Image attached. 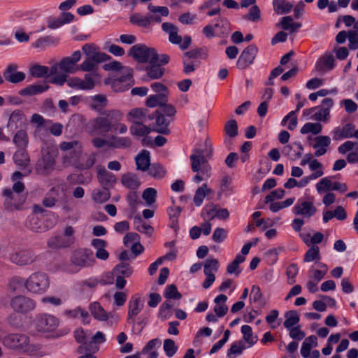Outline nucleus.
<instances>
[{
	"label": "nucleus",
	"instance_id": "nucleus-1",
	"mask_svg": "<svg viewBox=\"0 0 358 358\" xmlns=\"http://www.w3.org/2000/svg\"><path fill=\"white\" fill-rule=\"evenodd\" d=\"M129 55L139 63H155L167 64L170 57L166 54L159 55L153 48H150L145 44L138 43L133 45Z\"/></svg>",
	"mask_w": 358,
	"mask_h": 358
},
{
	"label": "nucleus",
	"instance_id": "nucleus-2",
	"mask_svg": "<svg viewBox=\"0 0 358 358\" xmlns=\"http://www.w3.org/2000/svg\"><path fill=\"white\" fill-rule=\"evenodd\" d=\"M121 116L122 113L120 110H108L103 115L91 120L87 124V129L92 135L106 134L112 129V120H118Z\"/></svg>",
	"mask_w": 358,
	"mask_h": 358
},
{
	"label": "nucleus",
	"instance_id": "nucleus-3",
	"mask_svg": "<svg viewBox=\"0 0 358 358\" xmlns=\"http://www.w3.org/2000/svg\"><path fill=\"white\" fill-rule=\"evenodd\" d=\"M205 150L196 149L194 153L191 155V166L194 172L201 173L202 175L208 178L210 176L211 166L207 161L212 154V148L210 143L208 140L206 141Z\"/></svg>",
	"mask_w": 358,
	"mask_h": 358
},
{
	"label": "nucleus",
	"instance_id": "nucleus-4",
	"mask_svg": "<svg viewBox=\"0 0 358 358\" xmlns=\"http://www.w3.org/2000/svg\"><path fill=\"white\" fill-rule=\"evenodd\" d=\"M41 157L35 165V171L43 176L50 174L55 168L57 150L53 147L43 148Z\"/></svg>",
	"mask_w": 358,
	"mask_h": 358
},
{
	"label": "nucleus",
	"instance_id": "nucleus-5",
	"mask_svg": "<svg viewBox=\"0 0 358 358\" xmlns=\"http://www.w3.org/2000/svg\"><path fill=\"white\" fill-rule=\"evenodd\" d=\"M50 286L48 275L43 272H35L31 274L24 282L26 289L33 294H42Z\"/></svg>",
	"mask_w": 358,
	"mask_h": 358
},
{
	"label": "nucleus",
	"instance_id": "nucleus-6",
	"mask_svg": "<svg viewBox=\"0 0 358 358\" xmlns=\"http://www.w3.org/2000/svg\"><path fill=\"white\" fill-rule=\"evenodd\" d=\"M95 262L93 252L90 249H78L71 257V266L69 271L77 273L80 268L92 266Z\"/></svg>",
	"mask_w": 358,
	"mask_h": 358
},
{
	"label": "nucleus",
	"instance_id": "nucleus-7",
	"mask_svg": "<svg viewBox=\"0 0 358 358\" xmlns=\"http://www.w3.org/2000/svg\"><path fill=\"white\" fill-rule=\"evenodd\" d=\"M98 79L99 75L96 72H92L85 74L83 78L76 76L68 78L67 85L75 90L89 91L95 87Z\"/></svg>",
	"mask_w": 358,
	"mask_h": 358
},
{
	"label": "nucleus",
	"instance_id": "nucleus-8",
	"mask_svg": "<svg viewBox=\"0 0 358 358\" xmlns=\"http://www.w3.org/2000/svg\"><path fill=\"white\" fill-rule=\"evenodd\" d=\"M36 328L41 332H51L58 327L59 320L52 315L43 314L36 317Z\"/></svg>",
	"mask_w": 358,
	"mask_h": 358
},
{
	"label": "nucleus",
	"instance_id": "nucleus-9",
	"mask_svg": "<svg viewBox=\"0 0 358 358\" xmlns=\"http://www.w3.org/2000/svg\"><path fill=\"white\" fill-rule=\"evenodd\" d=\"M29 338L27 335L20 334H12L6 336L3 339V344L14 350H20L24 352L27 350Z\"/></svg>",
	"mask_w": 358,
	"mask_h": 358
},
{
	"label": "nucleus",
	"instance_id": "nucleus-10",
	"mask_svg": "<svg viewBox=\"0 0 358 358\" xmlns=\"http://www.w3.org/2000/svg\"><path fill=\"white\" fill-rule=\"evenodd\" d=\"M316 212L317 208L313 201L304 200L303 199H299L292 208V213L295 215H300L306 219L314 216Z\"/></svg>",
	"mask_w": 358,
	"mask_h": 358
},
{
	"label": "nucleus",
	"instance_id": "nucleus-11",
	"mask_svg": "<svg viewBox=\"0 0 358 358\" xmlns=\"http://www.w3.org/2000/svg\"><path fill=\"white\" fill-rule=\"evenodd\" d=\"M5 208L10 211L19 209L24 203L25 197L23 194L13 192L11 189H5L3 192Z\"/></svg>",
	"mask_w": 358,
	"mask_h": 358
},
{
	"label": "nucleus",
	"instance_id": "nucleus-12",
	"mask_svg": "<svg viewBox=\"0 0 358 358\" xmlns=\"http://www.w3.org/2000/svg\"><path fill=\"white\" fill-rule=\"evenodd\" d=\"M80 50H76L69 57H64L59 63V69L66 73H74L79 70L77 63L81 59Z\"/></svg>",
	"mask_w": 358,
	"mask_h": 358
},
{
	"label": "nucleus",
	"instance_id": "nucleus-13",
	"mask_svg": "<svg viewBox=\"0 0 358 358\" xmlns=\"http://www.w3.org/2000/svg\"><path fill=\"white\" fill-rule=\"evenodd\" d=\"M10 306L15 312L26 313L34 310L36 303L30 298L20 295L12 299Z\"/></svg>",
	"mask_w": 358,
	"mask_h": 358
},
{
	"label": "nucleus",
	"instance_id": "nucleus-14",
	"mask_svg": "<svg viewBox=\"0 0 358 358\" xmlns=\"http://www.w3.org/2000/svg\"><path fill=\"white\" fill-rule=\"evenodd\" d=\"M258 48L255 45L251 44L248 45L241 54L236 66L239 69H245L252 64L256 57Z\"/></svg>",
	"mask_w": 358,
	"mask_h": 358
},
{
	"label": "nucleus",
	"instance_id": "nucleus-15",
	"mask_svg": "<svg viewBox=\"0 0 358 358\" xmlns=\"http://www.w3.org/2000/svg\"><path fill=\"white\" fill-rule=\"evenodd\" d=\"M97 179L102 187L110 188L117 181L116 176L103 166H96Z\"/></svg>",
	"mask_w": 358,
	"mask_h": 358
},
{
	"label": "nucleus",
	"instance_id": "nucleus-16",
	"mask_svg": "<svg viewBox=\"0 0 358 358\" xmlns=\"http://www.w3.org/2000/svg\"><path fill=\"white\" fill-rule=\"evenodd\" d=\"M30 122L36 127L34 136L43 138L47 134V125H49L50 121L45 120L42 115L34 113L31 117Z\"/></svg>",
	"mask_w": 358,
	"mask_h": 358
},
{
	"label": "nucleus",
	"instance_id": "nucleus-17",
	"mask_svg": "<svg viewBox=\"0 0 358 358\" xmlns=\"http://www.w3.org/2000/svg\"><path fill=\"white\" fill-rule=\"evenodd\" d=\"M96 156V155L95 153H92L88 155H81V153H80L77 157H74V159L70 162V164H73L76 169L81 171L90 169L95 163Z\"/></svg>",
	"mask_w": 358,
	"mask_h": 358
},
{
	"label": "nucleus",
	"instance_id": "nucleus-18",
	"mask_svg": "<svg viewBox=\"0 0 358 358\" xmlns=\"http://www.w3.org/2000/svg\"><path fill=\"white\" fill-rule=\"evenodd\" d=\"M143 307V303L141 296L134 295L131 297L128 303V323L134 324V317L141 311Z\"/></svg>",
	"mask_w": 358,
	"mask_h": 358
},
{
	"label": "nucleus",
	"instance_id": "nucleus-19",
	"mask_svg": "<svg viewBox=\"0 0 358 358\" xmlns=\"http://www.w3.org/2000/svg\"><path fill=\"white\" fill-rule=\"evenodd\" d=\"M10 260L15 264L23 266L33 263L36 260V256L32 251L20 250L11 255Z\"/></svg>",
	"mask_w": 358,
	"mask_h": 358
},
{
	"label": "nucleus",
	"instance_id": "nucleus-20",
	"mask_svg": "<svg viewBox=\"0 0 358 358\" xmlns=\"http://www.w3.org/2000/svg\"><path fill=\"white\" fill-rule=\"evenodd\" d=\"M331 144V138L328 136H317L314 138L313 148L315 150V157H321L327 152V148Z\"/></svg>",
	"mask_w": 358,
	"mask_h": 358
},
{
	"label": "nucleus",
	"instance_id": "nucleus-21",
	"mask_svg": "<svg viewBox=\"0 0 358 358\" xmlns=\"http://www.w3.org/2000/svg\"><path fill=\"white\" fill-rule=\"evenodd\" d=\"M155 131L157 133L167 135L170 133V129L169 126L173 121V118H169L156 110L155 115Z\"/></svg>",
	"mask_w": 358,
	"mask_h": 358
},
{
	"label": "nucleus",
	"instance_id": "nucleus-22",
	"mask_svg": "<svg viewBox=\"0 0 358 358\" xmlns=\"http://www.w3.org/2000/svg\"><path fill=\"white\" fill-rule=\"evenodd\" d=\"M17 66L16 64H10L3 72L5 80L11 83H17L25 79V73L17 71Z\"/></svg>",
	"mask_w": 358,
	"mask_h": 358
},
{
	"label": "nucleus",
	"instance_id": "nucleus-23",
	"mask_svg": "<svg viewBox=\"0 0 358 358\" xmlns=\"http://www.w3.org/2000/svg\"><path fill=\"white\" fill-rule=\"evenodd\" d=\"M354 129L355 125L351 123L345 124L342 127H336L331 131L332 138L335 141L350 138L353 137L352 131Z\"/></svg>",
	"mask_w": 358,
	"mask_h": 358
},
{
	"label": "nucleus",
	"instance_id": "nucleus-24",
	"mask_svg": "<svg viewBox=\"0 0 358 358\" xmlns=\"http://www.w3.org/2000/svg\"><path fill=\"white\" fill-rule=\"evenodd\" d=\"M60 148L63 151H70L71 157H69L67 155L64 156V163H69L77 157L80 153V147L79 143L77 141H73L71 142H62L60 144Z\"/></svg>",
	"mask_w": 358,
	"mask_h": 358
},
{
	"label": "nucleus",
	"instance_id": "nucleus-25",
	"mask_svg": "<svg viewBox=\"0 0 358 358\" xmlns=\"http://www.w3.org/2000/svg\"><path fill=\"white\" fill-rule=\"evenodd\" d=\"M148 9L150 12L152 13L151 15H148L150 24L152 22L157 23L161 22L162 20V17L167 16L169 13V8L166 6H157L150 3Z\"/></svg>",
	"mask_w": 358,
	"mask_h": 358
},
{
	"label": "nucleus",
	"instance_id": "nucleus-26",
	"mask_svg": "<svg viewBox=\"0 0 358 358\" xmlns=\"http://www.w3.org/2000/svg\"><path fill=\"white\" fill-rule=\"evenodd\" d=\"M315 70L324 73L334 68V58L332 55L328 54L319 59L315 66Z\"/></svg>",
	"mask_w": 358,
	"mask_h": 358
},
{
	"label": "nucleus",
	"instance_id": "nucleus-27",
	"mask_svg": "<svg viewBox=\"0 0 358 358\" xmlns=\"http://www.w3.org/2000/svg\"><path fill=\"white\" fill-rule=\"evenodd\" d=\"M49 88V85L47 83L43 82L40 84H34L27 86V87L20 91L21 96H33L41 94Z\"/></svg>",
	"mask_w": 358,
	"mask_h": 358
},
{
	"label": "nucleus",
	"instance_id": "nucleus-28",
	"mask_svg": "<svg viewBox=\"0 0 358 358\" xmlns=\"http://www.w3.org/2000/svg\"><path fill=\"white\" fill-rule=\"evenodd\" d=\"M25 224L29 229L34 232L38 233L48 230V227L44 225L41 219L34 214L27 217Z\"/></svg>",
	"mask_w": 358,
	"mask_h": 358
},
{
	"label": "nucleus",
	"instance_id": "nucleus-29",
	"mask_svg": "<svg viewBox=\"0 0 358 358\" xmlns=\"http://www.w3.org/2000/svg\"><path fill=\"white\" fill-rule=\"evenodd\" d=\"M227 296L224 294H220L216 296L214 299V303H215L213 310L216 315L219 317H224L227 311L228 307L226 305V302L227 301Z\"/></svg>",
	"mask_w": 358,
	"mask_h": 358
},
{
	"label": "nucleus",
	"instance_id": "nucleus-30",
	"mask_svg": "<svg viewBox=\"0 0 358 358\" xmlns=\"http://www.w3.org/2000/svg\"><path fill=\"white\" fill-rule=\"evenodd\" d=\"M135 162L138 170L145 171L150 164V154L147 150H143L136 157Z\"/></svg>",
	"mask_w": 358,
	"mask_h": 358
},
{
	"label": "nucleus",
	"instance_id": "nucleus-31",
	"mask_svg": "<svg viewBox=\"0 0 358 358\" xmlns=\"http://www.w3.org/2000/svg\"><path fill=\"white\" fill-rule=\"evenodd\" d=\"M107 59L108 58L98 57L97 56L86 57L79 66V70L85 72H92L96 69L97 64L106 61Z\"/></svg>",
	"mask_w": 358,
	"mask_h": 358
},
{
	"label": "nucleus",
	"instance_id": "nucleus-32",
	"mask_svg": "<svg viewBox=\"0 0 358 358\" xmlns=\"http://www.w3.org/2000/svg\"><path fill=\"white\" fill-rule=\"evenodd\" d=\"M13 162L20 169L26 168L30 162V158L27 150L18 149L13 157Z\"/></svg>",
	"mask_w": 358,
	"mask_h": 358
},
{
	"label": "nucleus",
	"instance_id": "nucleus-33",
	"mask_svg": "<svg viewBox=\"0 0 358 358\" xmlns=\"http://www.w3.org/2000/svg\"><path fill=\"white\" fill-rule=\"evenodd\" d=\"M145 68L147 75L152 80L159 79L164 74L165 69L163 67L164 64H161L159 62L155 63H149Z\"/></svg>",
	"mask_w": 358,
	"mask_h": 358
},
{
	"label": "nucleus",
	"instance_id": "nucleus-34",
	"mask_svg": "<svg viewBox=\"0 0 358 358\" xmlns=\"http://www.w3.org/2000/svg\"><path fill=\"white\" fill-rule=\"evenodd\" d=\"M27 118L24 113L20 110H15L10 115L8 127L17 128L18 126L25 125Z\"/></svg>",
	"mask_w": 358,
	"mask_h": 358
},
{
	"label": "nucleus",
	"instance_id": "nucleus-35",
	"mask_svg": "<svg viewBox=\"0 0 358 358\" xmlns=\"http://www.w3.org/2000/svg\"><path fill=\"white\" fill-rule=\"evenodd\" d=\"M13 142L18 149L27 150L29 143V137L26 130H18L13 136Z\"/></svg>",
	"mask_w": 358,
	"mask_h": 358
},
{
	"label": "nucleus",
	"instance_id": "nucleus-36",
	"mask_svg": "<svg viewBox=\"0 0 358 358\" xmlns=\"http://www.w3.org/2000/svg\"><path fill=\"white\" fill-rule=\"evenodd\" d=\"M122 184L127 188L130 189H137L141 182L138 176L132 173H127L122 175L121 178Z\"/></svg>",
	"mask_w": 358,
	"mask_h": 358
},
{
	"label": "nucleus",
	"instance_id": "nucleus-37",
	"mask_svg": "<svg viewBox=\"0 0 358 358\" xmlns=\"http://www.w3.org/2000/svg\"><path fill=\"white\" fill-rule=\"evenodd\" d=\"M91 314L96 320L99 321H106L108 319V313L98 302H94L90 305Z\"/></svg>",
	"mask_w": 358,
	"mask_h": 358
},
{
	"label": "nucleus",
	"instance_id": "nucleus-38",
	"mask_svg": "<svg viewBox=\"0 0 358 358\" xmlns=\"http://www.w3.org/2000/svg\"><path fill=\"white\" fill-rule=\"evenodd\" d=\"M315 110H317L313 115V119L317 121H326L329 118L330 113L327 110H324L320 106L313 107L308 109H305L303 111V115H309L313 113Z\"/></svg>",
	"mask_w": 358,
	"mask_h": 358
},
{
	"label": "nucleus",
	"instance_id": "nucleus-39",
	"mask_svg": "<svg viewBox=\"0 0 358 358\" xmlns=\"http://www.w3.org/2000/svg\"><path fill=\"white\" fill-rule=\"evenodd\" d=\"M173 206L167 209V213L171 222V227L176 228L178 227V217L180 215L182 208L179 206H175V201L172 199Z\"/></svg>",
	"mask_w": 358,
	"mask_h": 358
},
{
	"label": "nucleus",
	"instance_id": "nucleus-40",
	"mask_svg": "<svg viewBox=\"0 0 358 358\" xmlns=\"http://www.w3.org/2000/svg\"><path fill=\"white\" fill-rule=\"evenodd\" d=\"M146 111L147 110L141 108L131 109L128 113V120L133 123L145 122Z\"/></svg>",
	"mask_w": 358,
	"mask_h": 358
},
{
	"label": "nucleus",
	"instance_id": "nucleus-41",
	"mask_svg": "<svg viewBox=\"0 0 358 358\" xmlns=\"http://www.w3.org/2000/svg\"><path fill=\"white\" fill-rule=\"evenodd\" d=\"M67 192V185L62 182L55 185L48 192L52 195L57 202L59 199H63L66 196Z\"/></svg>",
	"mask_w": 358,
	"mask_h": 358
},
{
	"label": "nucleus",
	"instance_id": "nucleus-42",
	"mask_svg": "<svg viewBox=\"0 0 358 358\" xmlns=\"http://www.w3.org/2000/svg\"><path fill=\"white\" fill-rule=\"evenodd\" d=\"M110 196L109 188L95 189L92 193V197L94 202L102 203L107 201Z\"/></svg>",
	"mask_w": 358,
	"mask_h": 358
},
{
	"label": "nucleus",
	"instance_id": "nucleus-43",
	"mask_svg": "<svg viewBox=\"0 0 358 358\" xmlns=\"http://www.w3.org/2000/svg\"><path fill=\"white\" fill-rule=\"evenodd\" d=\"M273 10L278 15L288 13L292 8V4L286 0H273Z\"/></svg>",
	"mask_w": 358,
	"mask_h": 358
},
{
	"label": "nucleus",
	"instance_id": "nucleus-44",
	"mask_svg": "<svg viewBox=\"0 0 358 358\" xmlns=\"http://www.w3.org/2000/svg\"><path fill=\"white\" fill-rule=\"evenodd\" d=\"M303 150V146L301 143H294L293 145H285L282 150V155L285 156H294L299 157L301 155V151Z\"/></svg>",
	"mask_w": 358,
	"mask_h": 358
},
{
	"label": "nucleus",
	"instance_id": "nucleus-45",
	"mask_svg": "<svg viewBox=\"0 0 358 358\" xmlns=\"http://www.w3.org/2000/svg\"><path fill=\"white\" fill-rule=\"evenodd\" d=\"M167 102L166 94H157L150 96L145 102L148 107L153 108L157 106H162Z\"/></svg>",
	"mask_w": 358,
	"mask_h": 358
},
{
	"label": "nucleus",
	"instance_id": "nucleus-46",
	"mask_svg": "<svg viewBox=\"0 0 358 358\" xmlns=\"http://www.w3.org/2000/svg\"><path fill=\"white\" fill-rule=\"evenodd\" d=\"M241 333L244 341L249 344L248 347L254 345L258 341L257 336H254L250 326L245 324L241 327Z\"/></svg>",
	"mask_w": 358,
	"mask_h": 358
},
{
	"label": "nucleus",
	"instance_id": "nucleus-47",
	"mask_svg": "<svg viewBox=\"0 0 358 358\" xmlns=\"http://www.w3.org/2000/svg\"><path fill=\"white\" fill-rule=\"evenodd\" d=\"M129 76L114 79L111 84L113 90L116 92L127 90L129 89V85L127 83V81H129Z\"/></svg>",
	"mask_w": 358,
	"mask_h": 358
},
{
	"label": "nucleus",
	"instance_id": "nucleus-48",
	"mask_svg": "<svg viewBox=\"0 0 358 358\" xmlns=\"http://www.w3.org/2000/svg\"><path fill=\"white\" fill-rule=\"evenodd\" d=\"M285 317V320L283 324L287 329H290L291 327L297 324L300 320L299 315L296 310L287 311Z\"/></svg>",
	"mask_w": 358,
	"mask_h": 358
},
{
	"label": "nucleus",
	"instance_id": "nucleus-49",
	"mask_svg": "<svg viewBox=\"0 0 358 358\" xmlns=\"http://www.w3.org/2000/svg\"><path fill=\"white\" fill-rule=\"evenodd\" d=\"M211 192V189L207 187L206 184H203L202 186L199 187L194 196V203L196 206H200L203 203V199L206 194Z\"/></svg>",
	"mask_w": 358,
	"mask_h": 358
},
{
	"label": "nucleus",
	"instance_id": "nucleus-50",
	"mask_svg": "<svg viewBox=\"0 0 358 358\" xmlns=\"http://www.w3.org/2000/svg\"><path fill=\"white\" fill-rule=\"evenodd\" d=\"M48 244L50 247L53 248H66L71 245L70 243H68L66 238L63 234L50 238L48 241Z\"/></svg>",
	"mask_w": 358,
	"mask_h": 358
},
{
	"label": "nucleus",
	"instance_id": "nucleus-51",
	"mask_svg": "<svg viewBox=\"0 0 358 358\" xmlns=\"http://www.w3.org/2000/svg\"><path fill=\"white\" fill-rule=\"evenodd\" d=\"M245 257L241 254L236 256L235 259L227 265V272L229 274L236 273V275H239L241 271H238L239 265L244 262Z\"/></svg>",
	"mask_w": 358,
	"mask_h": 358
},
{
	"label": "nucleus",
	"instance_id": "nucleus-52",
	"mask_svg": "<svg viewBox=\"0 0 358 358\" xmlns=\"http://www.w3.org/2000/svg\"><path fill=\"white\" fill-rule=\"evenodd\" d=\"M281 27L284 30L293 33L301 27V24L294 22L290 16H286L282 17Z\"/></svg>",
	"mask_w": 358,
	"mask_h": 358
},
{
	"label": "nucleus",
	"instance_id": "nucleus-53",
	"mask_svg": "<svg viewBox=\"0 0 358 358\" xmlns=\"http://www.w3.org/2000/svg\"><path fill=\"white\" fill-rule=\"evenodd\" d=\"M322 125L319 122H307L301 129L300 131L302 134L311 133L317 135L322 131Z\"/></svg>",
	"mask_w": 358,
	"mask_h": 358
},
{
	"label": "nucleus",
	"instance_id": "nucleus-54",
	"mask_svg": "<svg viewBox=\"0 0 358 358\" xmlns=\"http://www.w3.org/2000/svg\"><path fill=\"white\" fill-rule=\"evenodd\" d=\"M30 74L35 78L48 77L49 68L46 66L35 64L29 69Z\"/></svg>",
	"mask_w": 358,
	"mask_h": 358
},
{
	"label": "nucleus",
	"instance_id": "nucleus-55",
	"mask_svg": "<svg viewBox=\"0 0 358 358\" xmlns=\"http://www.w3.org/2000/svg\"><path fill=\"white\" fill-rule=\"evenodd\" d=\"M82 50L87 57H91L93 56H97L98 57L102 58L108 57V55L106 54L98 51L93 44L86 43L83 46Z\"/></svg>",
	"mask_w": 358,
	"mask_h": 358
},
{
	"label": "nucleus",
	"instance_id": "nucleus-56",
	"mask_svg": "<svg viewBox=\"0 0 358 358\" xmlns=\"http://www.w3.org/2000/svg\"><path fill=\"white\" fill-rule=\"evenodd\" d=\"M335 176L324 177L320 180L316 184L315 187L317 192L319 194H322L325 192L331 191L332 185L331 178H334Z\"/></svg>",
	"mask_w": 358,
	"mask_h": 358
},
{
	"label": "nucleus",
	"instance_id": "nucleus-57",
	"mask_svg": "<svg viewBox=\"0 0 358 358\" xmlns=\"http://www.w3.org/2000/svg\"><path fill=\"white\" fill-rule=\"evenodd\" d=\"M130 131L133 135L144 136L150 132V129L143 124V122L133 123L130 127Z\"/></svg>",
	"mask_w": 358,
	"mask_h": 358
},
{
	"label": "nucleus",
	"instance_id": "nucleus-58",
	"mask_svg": "<svg viewBox=\"0 0 358 358\" xmlns=\"http://www.w3.org/2000/svg\"><path fill=\"white\" fill-rule=\"evenodd\" d=\"M321 259L320 248L318 246L313 245L306 252L303 258L305 262L319 261Z\"/></svg>",
	"mask_w": 358,
	"mask_h": 358
},
{
	"label": "nucleus",
	"instance_id": "nucleus-59",
	"mask_svg": "<svg viewBox=\"0 0 358 358\" xmlns=\"http://www.w3.org/2000/svg\"><path fill=\"white\" fill-rule=\"evenodd\" d=\"M113 273L115 275H120L128 278L132 274L133 270L129 264L120 263L115 267Z\"/></svg>",
	"mask_w": 358,
	"mask_h": 358
},
{
	"label": "nucleus",
	"instance_id": "nucleus-60",
	"mask_svg": "<svg viewBox=\"0 0 358 358\" xmlns=\"http://www.w3.org/2000/svg\"><path fill=\"white\" fill-rule=\"evenodd\" d=\"M173 303L170 301H164L159 308V317L165 320L172 315Z\"/></svg>",
	"mask_w": 358,
	"mask_h": 358
},
{
	"label": "nucleus",
	"instance_id": "nucleus-61",
	"mask_svg": "<svg viewBox=\"0 0 358 358\" xmlns=\"http://www.w3.org/2000/svg\"><path fill=\"white\" fill-rule=\"evenodd\" d=\"M217 207L215 205L206 206L201 211V217L203 220L207 221L213 220L216 218Z\"/></svg>",
	"mask_w": 358,
	"mask_h": 358
},
{
	"label": "nucleus",
	"instance_id": "nucleus-62",
	"mask_svg": "<svg viewBox=\"0 0 358 358\" xmlns=\"http://www.w3.org/2000/svg\"><path fill=\"white\" fill-rule=\"evenodd\" d=\"M295 201V198H288L283 201L271 203L269 209L273 213H276L285 208L292 206Z\"/></svg>",
	"mask_w": 358,
	"mask_h": 358
},
{
	"label": "nucleus",
	"instance_id": "nucleus-63",
	"mask_svg": "<svg viewBox=\"0 0 358 358\" xmlns=\"http://www.w3.org/2000/svg\"><path fill=\"white\" fill-rule=\"evenodd\" d=\"M204 273H217L219 269V262L214 258H208L204 263Z\"/></svg>",
	"mask_w": 358,
	"mask_h": 358
},
{
	"label": "nucleus",
	"instance_id": "nucleus-64",
	"mask_svg": "<svg viewBox=\"0 0 358 358\" xmlns=\"http://www.w3.org/2000/svg\"><path fill=\"white\" fill-rule=\"evenodd\" d=\"M163 348L168 357H172L178 351V346L175 341L170 338L164 340Z\"/></svg>",
	"mask_w": 358,
	"mask_h": 358
}]
</instances>
